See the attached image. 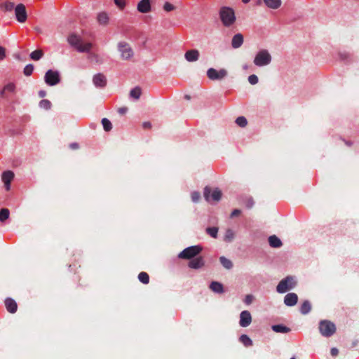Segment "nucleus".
Returning <instances> with one entry per match:
<instances>
[{
    "label": "nucleus",
    "instance_id": "f257e3e1",
    "mask_svg": "<svg viewBox=\"0 0 359 359\" xmlns=\"http://www.w3.org/2000/svg\"><path fill=\"white\" fill-rule=\"evenodd\" d=\"M67 41L79 53H89L93 46L90 42L84 43L81 36L74 33L68 36Z\"/></svg>",
    "mask_w": 359,
    "mask_h": 359
},
{
    "label": "nucleus",
    "instance_id": "f03ea898",
    "mask_svg": "<svg viewBox=\"0 0 359 359\" xmlns=\"http://www.w3.org/2000/svg\"><path fill=\"white\" fill-rule=\"evenodd\" d=\"M219 16L222 24L225 27H230L236 21L234 11L229 7H222L219 11Z\"/></svg>",
    "mask_w": 359,
    "mask_h": 359
},
{
    "label": "nucleus",
    "instance_id": "7ed1b4c3",
    "mask_svg": "<svg viewBox=\"0 0 359 359\" xmlns=\"http://www.w3.org/2000/svg\"><path fill=\"white\" fill-rule=\"evenodd\" d=\"M318 328L320 334L325 337L332 336L336 332L335 325L332 322L327 320H321L319 323Z\"/></svg>",
    "mask_w": 359,
    "mask_h": 359
},
{
    "label": "nucleus",
    "instance_id": "20e7f679",
    "mask_svg": "<svg viewBox=\"0 0 359 359\" xmlns=\"http://www.w3.org/2000/svg\"><path fill=\"white\" fill-rule=\"evenodd\" d=\"M271 55L267 50H259L255 57L254 64L258 67L268 65L271 62Z\"/></svg>",
    "mask_w": 359,
    "mask_h": 359
},
{
    "label": "nucleus",
    "instance_id": "39448f33",
    "mask_svg": "<svg viewBox=\"0 0 359 359\" xmlns=\"http://www.w3.org/2000/svg\"><path fill=\"white\" fill-rule=\"evenodd\" d=\"M296 285V282L293 277L287 276L281 280L276 287V290L278 293H285L292 289Z\"/></svg>",
    "mask_w": 359,
    "mask_h": 359
},
{
    "label": "nucleus",
    "instance_id": "423d86ee",
    "mask_svg": "<svg viewBox=\"0 0 359 359\" xmlns=\"http://www.w3.org/2000/svg\"><path fill=\"white\" fill-rule=\"evenodd\" d=\"M202 251L200 245H194L188 247L182 250L178 255L179 258L184 259H190L194 258Z\"/></svg>",
    "mask_w": 359,
    "mask_h": 359
},
{
    "label": "nucleus",
    "instance_id": "0eeeda50",
    "mask_svg": "<svg viewBox=\"0 0 359 359\" xmlns=\"http://www.w3.org/2000/svg\"><path fill=\"white\" fill-rule=\"evenodd\" d=\"M117 46L123 60H128L133 57L134 53L128 43L121 41L118 43Z\"/></svg>",
    "mask_w": 359,
    "mask_h": 359
},
{
    "label": "nucleus",
    "instance_id": "6e6552de",
    "mask_svg": "<svg viewBox=\"0 0 359 359\" xmlns=\"http://www.w3.org/2000/svg\"><path fill=\"white\" fill-rule=\"evenodd\" d=\"M44 80L47 85L55 86L60 82V74L57 71L49 69L45 74Z\"/></svg>",
    "mask_w": 359,
    "mask_h": 359
},
{
    "label": "nucleus",
    "instance_id": "1a4fd4ad",
    "mask_svg": "<svg viewBox=\"0 0 359 359\" xmlns=\"http://www.w3.org/2000/svg\"><path fill=\"white\" fill-rule=\"evenodd\" d=\"M15 18L18 22H25L27 19L26 7L23 4H19L14 8Z\"/></svg>",
    "mask_w": 359,
    "mask_h": 359
},
{
    "label": "nucleus",
    "instance_id": "9d476101",
    "mask_svg": "<svg viewBox=\"0 0 359 359\" xmlns=\"http://www.w3.org/2000/svg\"><path fill=\"white\" fill-rule=\"evenodd\" d=\"M227 75V71L224 69H221L217 71L214 68H210L207 71L208 77L212 81L222 80Z\"/></svg>",
    "mask_w": 359,
    "mask_h": 359
},
{
    "label": "nucleus",
    "instance_id": "9b49d317",
    "mask_svg": "<svg viewBox=\"0 0 359 359\" xmlns=\"http://www.w3.org/2000/svg\"><path fill=\"white\" fill-rule=\"evenodd\" d=\"M212 192V190L210 187H205L203 191V196L206 201H210V194ZM222 197V192L219 189H215L212 194L211 198L215 201H219L221 199Z\"/></svg>",
    "mask_w": 359,
    "mask_h": 359
},
{
    "label": "nucleus",
    "instance_id": "f8f14e48",
    "mask_svg": "<svg viewBox=\"0 0 359 359\" xmlns=\"http://www.w3.org/2000/svg\"><path fill=\"white\" fill-rule=\"evenodd\" d=\"M252 323V316L248 311H243L240 314L239 324L243 327L249 326Z\"/></svg>",
    "mask_w": 359,
    "mask_h": 359
},
{
    "label": "nucleus",
    "instance_id": "ddd939ff",
    "mask_svg": "<svg viewBox=\"0 0 359 359\" xmlns=\"http://www.w3.org/2000/svg\"><path fill=\"white\" fill-rule=\"evenodd\" d=\"M8 93L15 95L16 93V86L14 83L11 82L5 85L0 92V97L6 98Z\"/></svg>",
    "mask_w": 359,
    "mask_h": 359
},
{
    "label": "nucleus",
    "instance_id": "4468645a",
    "mask_svg": "<svg viewBox=\"0 0 359 359\" xmlns=\"http://www.w3.org/2000/svg\"><path fill=\"white\" fill-rule=\"evenodd\" d=\"M137 10L142 13H147L151 11V0H141L137 5Z\"/></svg>",
    "mask_w": 359,
    "mask_h": 359
},
{
    "label": "nucleus",
    "instance_id": "2eb2a0df",
    "mask_svg": "<svg viewBox=\"0 0 359 359\" xmlns=\"http://www.w3.org/2000/svg\"><path fill=\"white\" fill-rule=\"evenodd\" d=\"M298 302V296L296 293L290 292L287 294L284 297V304L287 306H293Z\"/></svg>",
    "mask_w": 359,
    "mask_h": 359
},
{
    "label": "nucleus",
    "instance_id": "dca6fc26",
    "mask_svg": "<svg viewBox=\"0 0 359 359\" xmlns=\"http://www.w3.org/2000/svg\"><path fill=\"white\" fill-rule=\"evenodd\" d=\"M93 81L96 87L103 88L107 85L106 76L102 74H97L93 76Z\"/></svg>",
    "mask_w": 359,
    "mask_h": 359
},
{
    "label": "nucleus",
    "instance_id": "f3484780",
    "mask_svg": "<svg viewBox=\"0 0 359 359\" xmlns=\"http://www.w3.org/2000/svg\"><path fill=\"white\" fill-rule=\"evenodd\" d=\"M14 178V173L11 170H7L2 174V180L4 182L6 189L8 191L11 187V182Z\"/></svg>",
    "mask_w": 359,
    "mask_h": 359
},
{
    "label": "nucleus",
    "instance_id": "a211bd4d",
    "mask_svg": "<svg viewBox=\"0 0 359 359\" xmlns=\"http://www.w3.org/2000/svg\"><path fill=\"white\" fill-rule=\"evenodd\" d=\"M184 57L188 62H196L199 58V51L196 49L189 50L185 53Z\"/></svg>",
    "mask_w": 359,
    "mask_h": 359
},
{
    "label": "nucleus",
    "instance_id": "6ab92c4d",
    "mask_svg": "<svg viewBox=\"0 0 359 359\" xmlns=\"http://www.w3.org/2000/svg\"><path fill=\"white\" fill-rule=\"evenodd\" d=\"M97 21L99 25L102 26H107L109 22V17L106 12H100L97 15Z\"/></svg>",
    "mask_w": 359,
    "mask_h": 359
},
{
    "label": "nucleus",
    "instance_id": "aec40b11",
    "mask_svg": "<svg viewBox=\"0 0 359 359\" xmlns=\"http://www.w3.org/2000/svg\"><path fill=\"white\" fill-rule=\"evenodd\" d=\"M5 306L9 313H15L17 311L18 305L13 299L7 298L5 300Z\"/></svg>",
    "mask_w": 359,
    "mask_h": 359
},
{
    "label": "nucleus",
    "instance_id": "412c9836",
    "mask_svg": "<svg viewBox=\"0 0 359 359\" xmlns=\"http://www.w3.org/2000/svg\"><path fill=\"white\" fill-rule=\"evenodd\" d=\"M204 265V261L203 257H198L196 258L192 259L189 263V266L191 269H200Z\"/></svg>",
    "mask_w": 359,
    "mask_h": 359
},
{
    "label": "nucleus",
    "instance_id": "4be33fe9",
    "mask_svg": "<svg viewBox=\"0 0 359 359\" xmlns=\"http://www.w3.org/2000/svg\"><path fill=\"white\" fill-rule=\"evenodd\" d=\"M243 43V36L238 33L235 34L231 40V46L233 48H240Z\"/></svg>",
    "mask_w": 359,
    "mask_h": 359
},
{
    "label": "nucleus",
    "instance_id": "5701e85b",
    "mask_svg": "<svg viewBox=\"0 0 359 359\" xmlns=\"http://www.w3.org/2000/svg\"><path fill=\"white\" fill-rule=\"evenodd\" d=\"M15 6V4L9 1L0 4V9L4 12H11L14 10Z\"/></svg>",
    "mask_w": 359,
    "mask_h": 359
},
{
    "label": "nucleus",
    "instance_id": "b1692460",
    "mask_svg": "<svg viewBox=\"0 0 359 359\" xmlns=\"http://www.w3.org/2000/svg\"><path fill=\"white\" fill-rule=\"evenodd\" d=\"M265 5L271 9H278L281 6V0H263Z\"/></svg>",
    "mask_w": 359,
    "mask_h": 359
},
{
    "label": "nucleus",
    "instance_id": "393cba45",
    "mask_svg": "<svg viewBox=\"0 0 359 359\" xmlns=\"http://www.w3.org/2000/svg\"><path fill=\"white\" fill-rule=\"evenodd\" d=\"M269 243L272 248H280L282 245V242L276 236L273 235L269 236Z\"/></svg>",
    "mask_w": 359,
    "mask_h": 359
},
{
    "label": "nucleus",
    "instance_id": "a878e982",
    "mask_svg": "<svg viewBox=\"0 0 359 359\" xmlns=\"http://www.w3.org/2000/svg\"><path fill=\"white\" fill-rule=\"evenodd\" d=\"M272 330L275 332L287 333L290 332V328L283 325H275L272 326Z\"/></svg>",
    "mask_w": 359,
    "mask_h": 359
},
{
    "label": "nucleus",
    "instance_id": "bb28decb",
    "mask_svg": "<svg viewBox=\"0 0 359 359\" xmlns=\"http://www.w3.org/2000/svg\"><path fill=\"white\" fill-rule=\"evenodd\" d=\"M210 288L213 292H217V293H222L224 292L223 285L219 282H216V281L212 282L210 285Z\"/></svg>",
    "mask_w": 359,
    "mask_h": 359
},
{
    "label": "nucleus",
    "instance_id": "cd10ccee",
    "mask_svg": "<svg viewBox=\"0 0 359 359\" xmlns=\"http://www.w3.org/2000/svg\"><path fill=\"white\" fill-rule=\"evenodd\" d=\"M311 303L308 300L304 301L300 307V312L303 315H306V314L309 313L311 311Z\"/></svg>",
    "mask_w": 359,
    "mask_h": 359
},
{
    "label": "nucleus",
    "instance_id": "c85d7f7f",
    "mask_svg": "<svg viewBox=\"0 0 359 359\" xmlns=\"http://www.w3.org/2000/svg\"><path fill=\"white\" fill-rule=\"evenodd\" d=\"M43 50L41 49H38L31 53L30 57L32 60L37 61L39 60L43 57Z\"/></svg>",
    "mask_w": 359,
    "mask_h": 359
},
{
    "label": "nucleus",
    "instance_id": "c756f323",
    "mask_svg": "<svg viewBox=\"0 0 359 359\" xmlns=\"http://www.w3.org/2000/svg\"><path fill=\"white\" fill-rule=\"evenodd\" d=\"M239 340L246 347L252 346V341L246 334H242L240 337Z\"/></svg>",
    "mask_w": 359,
    "mask_h": 359
},
{
    "label": "nucleus",
    "instance_id": "7c9ffc66",
    "mask_svg": "<svg viewBox=\"0 0 359 359\" xmlns=\"http://www.w3.org/2000/svg\"><path fill=\"white\" fill-rule=\"evenodd\" d=\"M219 261L222 265L226 269H231L233 267L232 262L225 257H221Z\"/></svg>",
    "mask_w": 359,
    "mask_h": 359
},
{
    "label": "nucleus",
    "instance_id": "2f4dec72",
    "mask_svg": "<svg viewBox=\"0 0 359 359\" xmlns=\"http://www.w3.org/2000/svg\"><path fill=\"white\" fill-rule=\"evenodd\" d=\"M142 91L140 87H135L133 88L130 92V97L135 100H138L140 97Z\"/></svg>",
    "mask_w": 359,
    "mask_h": 359
},
{
    "label": "nucleus",
    "instance_id": "473e14b6",
    "mask_svg": "<svg viewBox=\"0 0 359 359\" xmlns=\"http://www.w3.org/2000/svg\"><path fill=\"white\" fill-rule=\"evenodd\" d=\"M138 279L144 284H148L149 282V276L146 272H140L138 275Z\"/></svg>",
    "mask_w": 359,
    "mask_h": 359
},
{
    "label": "nucleus",
    "instance_id": "72a5a7b5",
    "mask_svg": "<svg viewBox=\"0 0 359 359\" xmlns=\"http://www.w3.org/2000/svg\"><path fill=\"white\" fill-rule=\"evenodd\" d=\"M102 124L103 126L104 130L107 132H109L112 129V124L111 121L107 118H103L102 119Z\"/></svg>",
    "mask_w": 359,
    "mask_h": 359
},
{
    "label": "nucleus",
    "instance_id": "f704fd0d",
    "mask_svg": "<svg viewBox=\"0 0 359 359\" xmlns=\"http://www.w3.org/2000/svg\"><path fill=\"white\" fill-rule=\"evenodd\" d=\"M52 104L48 100H42L39 102V107L46 110L51 108Z\"/></svg>",
    "mask_w": 359,
    "mask_h": 359
},
{
    "label": "nucleus",
    "instance_id": "c9c22d12",
    "mask_svg": "<svg viewBox=\"0 0 359 359\" xmlns=\"http://www.w3.org/2000/svg\"><path fill=\"white\" fill-rule=\"evenodd\" d=\"M9 210L6 208H3L0 210V221L4 222L9 217Z\"/></svg>",
    "mask_w": 359,
    "mask_h": 359
},
{
    "label": "nucleus",
    "instance_id": "e433bc0d",
    "mask_svg": "<svg viewBox=\"0 0 359 359\" xmlns=\"http://www.w3.org/2000/svg\"><path fill=\"white\" fill-rule=\"evenodd\" d=\"M236 123L240 127H245L248 124V121L244 116H239L236 118Z\"/></svg>",
    "mask_w": 359,
    "mask_h": 359
},
{
    "label": "nucleus",
    "instance_id": "4c0bfd02",
    "mask_svg": "<svg viewBox=\"0 0 359 359\" xmlns=\"http://www.w3.org/2000/svg\"><path fill=\"white\" fill-rule=\"evenodd\" d=\"M207 233L212 238H217L218 229L216 227H208L206 229Z\"/></svg>",
    "mask_w": 359,
    "mask_h": 359
},
{
    "label": "nucleus",
    "instance_id": "58836bf2",
    "mask_svg": "<svg viewBox=\"0 0 359 359\" xmlns=\"http://www.w3.org/2000/svg\"><path fill=\"white\" fill-rule=\"evenodd\" d=\"M33 70H34V66L31 64L29 65H27L25 66V67L24 68V74L25 76H30L32 72H33Z\"/></svg>",
    "mask_w": 359,
    "mask_h": 359
},
{
    "label": "nucleus",
    "instance_id": "ea45409f",
    "mask_svg": "<svg viewBox=\"0 0 359 359\" xmlns=\"http://www.w3.org/2000/svg\"><path fill=\"white\" fill-rule=\"evenodd\" d=\"M234 237V233L231 229H228L225 234V241H231Z\"/></svg>",
    "mask_w": 359,
    "mask_h": 359
},
{
    "label": "nucleus",
    "instance_id": "a19ab883",
    "mask_svg": "<svg viewBox=\"0 0 359 359\" xmlns=\"http://www.w3.org/2000/svg\"><path fill=\"white\" fill-rule=\"evenodd\" d=\"M163 9L166 12H170L175 9V7L169 2H165L163 5Z\"/></svg>",
    "mask_w": 359,
    "mask_h": 359
},
{
    "label": "nucleus",
    "instance_id": "79ce46f5",
    "mask_svg": "<svg viewBox=\"0 0 359 359\" xmlns=\"http://www.w3.org/2000/svg\"><path fill=\"white\" fill-rule=\"evenodd\" d=\"M244 203L246 208L249 209L252 208V206L254 205V201L251 197L246 198Z\"/></svg>",
    "mask_w": 359,
    "mask_h": 359
},
{
    "label": "nucleus",
    "instance_id": "37998d69",
    "mask_svg": "<svg viewBox=\"0 0 359 359\" xmlns=\"http://www.w3.org/2000/svg\"><path fill=\"white\" fill-rule=\"evenodd\" d=\"M191 197L193 202L197 203L201 198V194L198 191H194L191 193Z\"/></svg>",
    "mask_w": 359,
    "mask_h": 359
},
{
    "label": "nucleus",
    "instance_id": "c03bdc74",
    "mask_svg": "<svg viewBox=\"0 0 359 359\" xmlns=\"http://www.w3.org/2000/svg\"><path fill=\"white\" fill-rule=\"evenodd\" d=\"M248 81L252 85H255L258 83V77L255 74H252L248 77Z\"/></svg>",
    "mask_w": 359,
    "mask_h": 359
},
{
    "label": "nucleus",
    "instance_id": "a18cd8bd",
    "mask_svg": "<svg viewBox=\"0 0 359 359\" xmlns=\"http://www.w3.org/2000/svg\"><path fill=\"white\" fill-rule=\"evenodd\" d=\"M114 4L120 8L123 9L126 6V1L125 0H114Z\"/></svg>",
    "mask_w": 359,
    "mask_h": 359
},
{
    "label": "nucleus",
    "instance_id": "49530a36",
    "mask_svg": "<svg viewBox=\"0 0 359 359\" xmlns=\"http://www.w3.org/2000/svg\"><path fill=\"white\" fill-rule=\"evenodd\" d=\"M6 57V49L0 46V60H3Z\"/></svg>",
    "mask_w": 359,
    "mask_h": 359
},
{
    "label": "nucleus",
    "instance_id": "de8ad7c7",
    "mask_svg": "<svg viewBox=\"0 0 359 359\" xmlns=\"http://www.w3.org/2000/svg\"><path fill=\"white\" fill-rule=\"evenodd\" d=\"M241 210L238 209H235L231 213V217H237L241 214Z\"/></svg>",
    "mask_w": 359,
    "mask_h": 359
},
{
    "label": "nucleus",
    "instance_id": "09e8293b",
    "mask_svg": "<svg viewBox=\"0 0 359 359\" xmlns=\"http://www.w3.org/2000/svg\"><path fill=\"white\" fill-rule=\"evenodd\" d=\"M252 299L253 297L252 295L248 294L246 296L245 302L246 304H250L252 303Z\"/></svg>",
    "mask_w": 359,
    "mask_h": 359
},
{
    "label": "nucleus",
    "instance_id": "8fccbe9b",
    "mask_svg": "<svg viewBox=\"0 0 359 359\" xmlns=\"http://www.w3.org/2000/svg\"><path fill=\"white\" fill-rule=\"evenodd\" d=\"M330 353L332 356H336L339 353V351L337 348H332L330 351Z\"/></svg>",
    "mask_w": 359,
    "mask_h": 359
},
{
    "label": "nucleus",
    "instance_id": "3c124183",
    "mask_svg": "<svg viewBox=\"0 0 359 359\" xmlns=\"http://www.w3.org/2000/svg\"><path fill=\"white\" fill-rule=\"evenodd\" d=\"M128 111V108L127 107H121L118 109V111L120 114H124L126 113V111Z\"/></svg>",
    "mask_w": 359,
    "mask_h": 359
},
{
    "label": "nucleus",
    "instance_id": "603ef678",
    "mask_svg": "<svg viewBox=\"0 0 359 359\" xmlns=\"http://www.w3.org/2000/svg\"><path fill=\"white\" fill-rule=\"evenodd\" d=\"M142 126L144 128H150L151 127V124L150 122H144Z\"/></svg>",
    "mask_w": 359,
    "mask_h": 359
},
{
    "label": "nucleus",
    "instance_id": "864d4df0",
    "mask_svg": "<svg viewBox=\"0 0 359 359\" xmlns=\"http://www.w3.org/2000/svg\"><path fill=\"white\" fill-rule=\"evenodd\" d=\"M46 95V92L45 90H40L39 92V96L40 97H44Z\"/></svg>",
    "mask_w": 359,
    "mask_h": 359
},
{
    "label": "nucleus",
    "instance_id": "5fc2aeb1",
    "mask_svg": "<svg viewBox=\"0 0 359 359\" xmlns=\"http://www.w3.org/2000/svg\"><path fill=\"white\" fill-rule=\"evenodd\" d=\"M250 0H242L244 4H248Z\"/></svg>",
    "mask_w": 359,
    "mask_h": 359
},
{
    "label": "nucleus",
    "instance_id": "6e6d98bb",
    "mask_svg": "<svg viewBox=\"0 0 359 359\" xmlns=\"http://www.w3.org/2000/svg\"><path fill=\"white\" fill-rule=\"evenodd\" d=\"M185 98L187 99V100H189L190 99V96L189 95H186Z\"/></svg>",
    "mask_w": 359,
    "mask_h": 359
},
{
    "label": "nucleus",
    "instance_id": "4d7b16f0",
    "mask_svg": "<svg viewBox=\"0 0 359 359\" xmlns=\"http://www.w3.org/2000/svg\"><path fill=\"white\" fill-rule=\"evenodd\" d=\"M72 147L73 148H76V147H77V146H76V144H72Z\"/></svg>",
    "mask_w": 359,
    "mask_h": 359
},
{
    "label": "nucleus",
    "instance_id": "13d9d810",
    "mask_svg": "<svg viewBox=\"0 0 359 359\" xmlns=\"http://www.w3.org/2000/svg\"><path fill=\"white\" fill-rule=\"evenodd\" d=\"M346 144L347 145H348V146H350V145H351V143H348V142H346Z\"/></svg>",
    "mask_w": 359,
    "mask_h": 359
},
{
    "label": "nucleus",
    "instance_id": "bf43d9fd",
    "mask_svg": "<svg viewBox=\"0 0 359 359\" xmlns=\"http://www.w3.org/2000/svg\"><path fill=\"white\" fill-rule=\"evenodd\" d=\"M290 359H295V358L292 357V358H291Z\"/></svg>",
    "mask_w": 359,
    "mask_h": 359
}]
</instances>
